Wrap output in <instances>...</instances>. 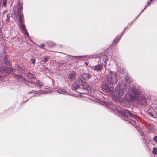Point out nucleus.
Wrapping results in <instances>:
<instances>
[{
  "instance_id": "obj_1",
  "label": "nucleus",
  "mask_w": 157,
  "mask_h": 157,
  "mask_svg": "<svg viewBox=\"0 0 157 157\" xmlns=\"http://www.w3.org/2000/svg\"><path fill=\"white\" fill-rule=\"evenodd\" d=\"M129 91H132V94H130L129 95V100L132 101H135L138 100L140 98V102L142 104L146 105L147 104L146 102V99L144 97L140 98V96L141 95L142 91L141 90L137 89L133 86H131L128 88Z\"/></svg>"
},
{
  "instance_id": "obj_2",
  "label": "nucleus",
  "mask_w": 157,
  "mask_h": 157,
  "mask_svg": "<svg viewBox=\"0 0 157 157\" xmlns=\"http://www.w3.org/2000/svg\"><path fill=\"white\" fill-rule=\"evenodd\" d=\"M107 107L111 109L116 112H119L121 115L125 117H132L135 118L136 116L132 114L127 109H121L119 107L115 105L111 104L109 105H106Z\"/></svg>"
},
{
  "instance_id": "obj_3",
  "label": "nucleus",
  "mask_w": 157,
  "mask_h": 157,
  "mask_svg": "<svg viewBox=\"0 0 157 157\" xmlns=\"http://www.w3.org/2000/svg\"><path fill=\"white\" fill-rule=\"evenodd\" d=\"M131 86H130L128 88H128ZM115 89V93H114L113 95L118 98H123V97L125 96L126 95L127 92H129V93L132 92V91H129V90H128V91H127L124 89L123 86L119 85H117V86L116 88Z\"/></svg>"
},
{
  "instance_id": "obj_4",
  "label": "nucleus",
  "mask_w": 157,
  "mask_h": 157,
  "mask_svg": "<svg viewBox=\"0 0 157 157\" xmlns=\"http://www.w3.org/2000/svg\"><path fill=\"white\" fill-rule=\"evenodd\" d=\"M109 73L107 77V80L109 83L110 84H114L117 83L118 81L117 78V74L110 70H109Z\"/></svg>"
},
{
  "instance_id": "obj_5",
  "label": "nucleus",
  "mask_w": 157,
  "mask_h": 157,
  "mask_svg": "<svg viewBox=\"0 0 157 157\" xmlns=\"http://www.w3.org/2000/svg\"><path fill=\"white\" fill-rule=\"evenodd\" d=\"M92 77V75L89 73H84L81 75L78 76L77 82H81L82 80H87L91 78Z\"/></svg>"
},
{
  "instance_id": "obj_6",
  "label": "nucleus",
  "mask_w": 157,
  "mask_h": 157,
  "mask_svg": "<svg viewBox=\"0 0 157 157\" xmlns=\"http://www.w3.org/2000/svg\"><path fill=\"white\" fill-rule=\"evenodd\" d=\"M100 59L101 62L103 61L104 63H102V64L106 68V61L107 60V56L105 54L101 55L100 57Z\"/></svg>"
},
{
  "instance_id": "obj_7",
  "label": "nucleus",
  "mask_w": 157,
  "mask_h": 157,
  "mask_svg": "<svg viewBox=\"0 0 157 157\" xmlns=\"http://www.w3.org/2000/svg\"><path fill=\"white\" fill-rule=\"evenodd\" d=\"M19 27L21 30L22 31L24 35L29 37V34L26 29L25 25H24L22 23H20L19 24Z\"/></svg>"
},
{
  "instance_id": "obj_8",
  "label": "nucleus",
  "mask_w": 157,
  "mask_h": 157,
  "mask_svg": "<svg viewBox=\"0 0 157 157\" xmlns=\"http://www.w3.org/2000/svg\"><path fill=\"white\" fill-rule=\"evenodd\" d=\"M78 83L81 84L82 87L83 89L88 90L90 88V85L83 80H82V81L81 82H78Z\"/></svg>"
},
{
  "instance_id": "obj_9",
  "label": "nucleus",
  "mask_w": 157,
  "mask_h": 157,
  "mask_svg": "<svg viewBox=\"0 0 157 157\" xmlns=\"http://www.w3.org/2000/svg\"><path fill=\"white\" fill-rule=\"evenodd\" d=\"M103 65L102 64H98L93 67H91V68L97 72H100L103 69Z\"/></svg>"
},
{
  "instance_id": "obj_10",
  "label": "nucleus",
  "mask_w": 157,
  "mask_h": 157,
  "mask_svg": "<svg viewBox=\"0 0 157 157\" xmlns=\"http://www.w3.org/2000/svg\"><path fill=\"white\" fill-rule=\"evenodd\" d=\"M76 73L74 71H70L68 74V78L71 81L74 80L76 78Z\"/></svg>"
},
{
  "instance_id": "obj_11",
  "label": "nucleus",
  "mask_w": 157,
  "mask_h": 157,
  "mask_svg": "<svg viewBox=\"0 0 157 157\" xmlns=\"http://www.w3.org/2000/svg\"><path fill=\"white\" fill-rule=\"evenodd\" d=\"M15 78L17 80L20 82H22L25 80L24 77L20 75H14Z\"/></svg>"
},
{
  "instance_id": "obj_12",
  "label": "nucleus",
  "mask_w": 157,
  "mask_h": 157,
  "mask_svg": "<svg viewBox=\"0 0 157 157\" xmlns=\"http://www.w3.org/2000/svg\"><path fill=\"white\" fill-rule=\"evenodd\" d=\"M31 84L32 86H33L32 85H33V86H37L38 87H40L43 85V83L40 81L38 80L35 82V83H32Z\"/></svg>"
},
{
  "instance_id": "obj_13",
  "label": "nucleus",
  "mask_w": 157,
  "mask_h": 157,
  "mask_svg": "<svg viewBox=\"0 0 157 157\" xmlns=\"http://www.w3.org/2000/svg\"><path fill=\"white\" fill-rule=\"evenodd\" d=\"M9 59L8 57L6 56L4 57L3 59V63L4 64L6 65H11V63L8 61Z\"/></svg>"
},
{
  "instance_id": "obj_14",
  "label": "nucleus",
  "mask_w": 157,
  "mask_h": 157,
  "mask_svg": "<svg viewBox=\"0 0 157 157\" xmlns=\"http://www.w3.org/2000/svg\"><path fill=\"white\" fill-rule=\"evenodd\" d=\"M57 92L64 94H68L67 91L66 89L62 88H59V90L57 91Z\"/></svg>"
},
{
  "instance_id": "obj_15",
  "label": "nucleus",
  "mask_w": 157,
  "mask_h": 157,
  "mask_svg": "<svg viewBox=\"0 0 157 157\" xmlns=\"http://www.w3.org/2000/svg\"><path fill=\"white\" fill-rule=\"evenodd\" d=\"M18 14L19 16V21L20 23H22L24 20L23 15L22 13H18Z\"/></svg>"
},
{
  "instance_id": "obj_16",
  "label": "nucleus",
  "mask_w": 157,
  "mask_h": 157,
  "mask_svg": "<svg viewBox=\"0 0 157 157\" xmlns=\"http://www.w3.org/2000/svg\"><path fill=\"white\" fill-rule=\"evenodd\" d=\"M103 90L106 92H111V90L110 89L108 86L106 85H104L102 87Z\"/></svg>"
},
{
  "instance_id": "obj_17",
  "label": "nucleus",
  "mask_w": 157,
  "mask_h": 157,
  "mask_svg": "<svg viewBox=\"0 0 157 157\" xmlns=\"http://www.w3.org/2000/svg\"><path fill=\"white\" fill-rule=\"evenodd\" d=\"M78 82L76 81V82L74 83L72 85V88L75 90H77L79 87V85L78 84Z\"/></svg>"
},
{
  "instance_id": "obj_18",
  "label": "nucleus",
  "mask_w": 157,
  "mask_h": 157,
  "mask_svg": "<svg viewBox=\"0 0 157 157\" xmlns=\"http://www.w3.org/2000/svg\"><path fill=\"white\" fill-rule=\"evenodd\" d=\"M11 69L9 67H4L3 73L6 72L7 73H9L11 72Z\"/></svg>"
},
{
  "instance_id": "obj_19",
  "label": "nucleus",
  "mask_w": 157,
  "mask_h": 157,
  "mask_svg": "<svg viewBox=\"0 0 157 157\" xmlns=\"http://www.w3.org/2000/svg\"><path fill=\"white\" fill-rule=\"evenodd\" d=\"M149 114L151 115V117H153L154 118H157V112L154 111L152 113L150 112L148 113Z\"/></svg>"
},
{
  "instance_id": "obj_20",
  "label": "nucleus",
  "mask_w": 157,
  "mask_h": 157,
  "mask_svg": "<svg viewBox=\"0 0 157 157\" xmlns=\"http://www.w3.org/2000/svg\"><path fill=\"white\" fill-rule=\"evenodd\" d=\"M121 37V36H117L115 39L114 40L112 43V44H114L115 45H116L117 44L118 42Z\"/></svg>"
},
{
  "instance_id": "obj_21",
  "label": "nucleus",
  "mask_w": 157,
  "mask_h": 157,
  "mask_svg": "<svg viewBox=\"0 0 157 157\" xmlns=\"http://www.w3.org/2000/svg\"><path fill=\"white\" fill-rule=\"evenodd\" d=\"M22 5L20 4L17 9V11L18 12V13H21V12L22 11Z\"/></svg>"
},
{
  "instance_id": "obj_22",
  "label": "nucleus",
  "mask_w": 157,
  "mask_h": 157,
  "mask_svg": "<svg viewBox=\"0 0 157 157\" xmlns=\"http://www.w3.org/2000/svg\"><path fill=\"white\" fill-rule=\"evenodd\" d=\"M153 0H149L147 2V5L145 6V8H144V9L140 13L139 15L146 8L149 6L150 4L151 3V2H152V1Z\"/></svg>"
},
{
  "instance_id": "obj_23",
  "label": "nucleus",
  "mask_w": 157,
  "mask_h": 157,
  "mask_svg": "<svg viewBox=\"0 0 157 157\" xmlns=\"http://www.w3.org/2000/svg\"><path fill=\"white\" fill-rule=\"evenodd\" d=\"M126 82L127 83H131L132 80L130 78V77L128 76H126L125 77Z\"/></svg>"
},
{
  "instance_id": "obj_24",
  "label": "nucleus",
  "mask_w": 157,
  "mask_h": 157,
  "mask_svg": "<svg viewBox=\"0 0 157 157\" xmlns=\"http://www.w3.org/2000/svg\"><path fill=\"white\" fill-rule=\"evenodd\" d=\"M72 57H75V58L77 59H79L83 57H86L85 56H71Z\"/></svg>"
},
{
  "instance_id": "obj_25",
  "label": "nucleus",
  "mask_w": 157,
  "mask_h": 157,
  "mask_svg": "<svg viewBox=\"0 0 157 157\" xmlns=\"http://www.w3.org/2000/svg\"><path fill=\"white\" fill-rule=\"evenodd\" d=\"M48 93V92L47 91H44V92H41V91H38L37 92V94H38V95H42L44 94H47Z\"/></svg>"
},
{
  "instance_id": "obj_26",
  "label": "nucleus",
  "mask_w": 157,
  "mask_h": 157,
  "mask_svg": "<svg viewBox=\"0 0 157 157\" xmlns=\"http://www.w3.org/2000/svg\"><path fill=\"white\" fill-rule=\"evenodd\" d=\"M28 76L29 78L30 79H33L35 78L34 75L31 74H29Z\"/></svg>"
},
{
  "instance_id": "obj_27",
  "label": "nucleus",
  "mask_w": 157,
  "mask_h": 157,
  "mask_svg": "<svg viewBox=\"0 0 157 157\" xmlns=\"http://www.w3.org/2000/svg\"><path fill=\"white\" fill-rule=\"evenodd\" d=\"M152 153L154 154H157V148H153V149Z\"/></svg>"
},
{
  "instance_id": "obj_28",
  "label": "nucleus",
  "mask_w": 157,
  "mask_h": 157,
  "mask_svg": "<svg viewBox=\"0 0 157 157\" xmlns=\"http://www.w3.org/2000/svg\"><path fill=\"white\" fill-rule=\"evenodd\" d=\"M4 71V67L0 66V72L1 73H3Z\"/></svg>"
},
{
  "instance_id": "obj_29",
  "label": "nucleus",
  "mask_w": 157,
  "mask_h": 157,
  "mask_svg": "<svg viewBox=\"0 0 157 157\" xmlns=\"http://www.w3.org/2000/svg\"><path fill=\"white\" fill-rule=\"evenodd\" d=\"M49 59V58L48 57H45L43 59V61L46 62Z\"/></svg>"
},
{
  "instance_id": "obj_30",
  "label": "nucleus",
  "mask_w": 157,
  "mask_h": 157,
  "mask_svg": "<svg viewBox=\"0 0 157 157\" xmlns=\"http://www.w3.org/2000/svg\"><path fill=\"white\" fill-rule=\"evenodd\" d=\"M10 21V18L8 15H7V18L6 20V22H8Z\"/></svg>"
},
{
  "instance_id": "obj_31",
  "label": "nucleus",
  "mask_w": 157,
  "mask_h": 157,
  "mask_svg": "<svg viewBox=\"0 0 157 157\" xmlns=\"http://www.w3.org/2000/svg\"><path fill=\"white\" fill-rule=\"evenodd\" d=\"M31 62L33 64H34L35 63V60L33 59H31Z\"/></svg>"
},
{
  "instance_id": "obj_32",
  "label": "nucleus",
  "mask_w": 157,
  "mask_h": 157,
  "mask_svg": "<svg viewBox=\"0 0 157 157\" xmlns=\"http://www.w3.org/2000/svg\"><path fill=\"white\" fill-rule=\"evenodd\" d=\"M153 140L156 143H157V136H155L153 138Z\"/></svg>"
},
{
  "instance_id": "obj_33",
  "label": "nucleus",
  "mask_w": 157,
  "mask_h": 157,
  "mask_svg": "<svg viewBox=\"0 0 157 157\" xmlns=\"http://www.w3.org/2000/svg\"><path fill=\"white\" fill-rule=\"evenodd\" d=\"M19 70L20 71V72L21 73H23V71H22V68L21 67H19L18 68Z\"/></svg>"
},
{
  "instance_id": "obj_34",
  "label": "nucleus",
  "mask_w": 157,
  "mask_h": 157,
  "mask_svg": "<svg viewBox=\"0 0 157 157\" xmlns=\"http://www.w3.org/2000/svg\"><path fill=\"white\" fill-rule=\"evenodd\" d=\"M6 0H4L3 1V6H6Z\"/></svg>"
},
{
  "instance_id": "obj_35",
  "label": "nucleus",
  "mask_w": 157,
  "mask_h": 157,
  "mask_svg": "<svg viewBox=\"0 0 157 157\" xmlns=\"http://www.w3.org/2000/svg\"><path fill=\"white\" fill-rule=\"evenodd\" d=\"M45 46V45L44 44H41L39 46V47L41 48H43V47H44Z\"/></svg>"
},
{
  "instance_id": "obj_36",
  "label": "nucleus",
  "mask_w": 157,
  "mask_h": 157,
  "mask_svg": "<svg viewBox=\"0 0 157 157\" xmlns=\"http://www.w3.org/2000/svg\"><path fill=\"white\" fill-rule=\"evenodd\" d=\"M103 102L105 105H106V103L105 102Z\"/></svg>"
},
{
  "instance_id": "obj_37",
  "label": "nucleus",
  "mask_w": 157,
  "mask_h": 157,
  "mask_svg": "<svg viewBox=\"0 0 157 157\" xmlns=\"http://www.w3.org/2000/svg\"><path fill=\"white\" fill-rule=\"evenodd\" d=\"M55 45V44H53V46H54Z\"/></svg>"
},
{
  "instance_id": "obj_38",
  "label": "nucleus",
  "mask_w": 157,
  "mask_h": 157,
  "mask_svg": "<svg viewBox=\"0 0 157 157\" xmlns=\"http://www.w3.org/2000/svg\"><path fill=\"white\" fill-rule=\"evenodd\" d=\"M86 64L87 65V63H86Z\"/></svg>"
},
{
  "instance_id": "obj_39",
  "label": "nucleus",
  "mask_w": 157,
  "mask_h": 157,
  "mask_svg": "<svg viewBox=\"0 0 157 157\" xmlns=\"http://www.w3.org/2000/svg\"><path fill=\"white\" fill-rule=\"evenodd\" d=\"M45 68L46 69H47V67Z\"/></svg>"
}]
</instances>
